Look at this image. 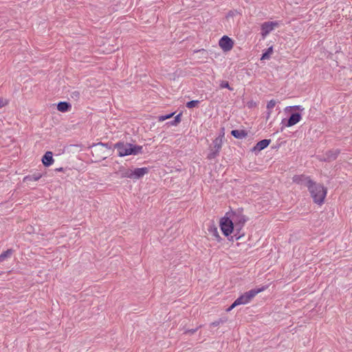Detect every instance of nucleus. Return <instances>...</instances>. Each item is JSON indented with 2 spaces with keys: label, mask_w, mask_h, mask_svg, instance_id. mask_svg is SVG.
Masks as SVG:
<instances>
[{
  "label": "nucleus",
  "mask_w": 352,
  "mask_h": 352,
  "mask_svg": "<svg viewBox=\"0 0 352 352\" xmlns=\"http://www.w3.org/2000/svg\"><path fill=\"white\" fill-rule=\"evenodd\" d=\"M308 190L314 199V203L322 205L324 203L327 196V190L322 184L316 182H309Z\"/></svg>",
  "instance_id": "f257e3e1"
},
{
  "label": "nucleus",
  "mask_w": 352,
  "mask_h": 352,
  "mask_svg": "<svg viewBox=\"0 0 352 352\" xmlns=\"http://www.w3.org/2000/svg\"><path fill=\"white\" fill-rule=\"evenodd\" d=\"M227 214L232 220L235 228L234 236L236 240H239L244 235V234L241 233V231L242 230L247 219L244 214L238 212L232 211L230 212H227Z\"/></svg>",
  "instance_id": "f03ea898"
},
{
  "label": "nucleus",
  "mask_w": 352,
  "mask_h": 352,
  "mask_svg": "<svg viewBox=\"0 0 352 352\" xmlns=\"http://www.w3.org/2000/svg\"><path fill=\"white\" fill-rule=\"evenodd\" d=\"M114 148L118 151L120 157H124L130 155H138L142 153V146L133 145L132 144L118 142L114 145Z\"/></svg>",
  "instance_id": "7ed1b4c3"
},
{
  "label": "nucleus",
  "mask_w": 352,
  "mask_h": 352,
  "mask_svg": "<svg viewBox=\"0 0 352 352\" xmlns=\"http://www.w3.org/2000/svg\"><path fill=\"white\" fill-rule=\"evenodd\" d=\"M219 227L225 236H229L232 233L235 232V228L227 213L220 219Z\"/></svg>",
  "instance_id": "20e7f679"
},
{
  "label": "nucleus",
  "mask_w": 352,
  "mask_h": 352,
  "mask_svg": "<svg viewBox=\"0 0 352 352\" xmlns=\"http://www.w3.org/2000/svg\"><path fill=\"white\" fill-rule=\"evenodd\" d=\"M280 25L278 21H266L261 24V36L265 38L272 31Z\"/></svg>",
  "instance_id": "39448f33"
},
{
  "label": "nucleus",
  "mask_w": 352,
  "mask_h": 352,
  "mask_svg": "<svg viewBox=\"0 0 352 352\" xmlns=\"http://www.w3.org/2000/svg\"><path fill=\"white\" fill-rule=\"evenodd\" d=\"M234 41L228 36H222L219 41V45L223 52H229L234 47Z\"/></svg>",
  "instance_id": "423d86ee"
},
{
  "label": "nucleus",
  "mask_w": 352,
  "mask_h": 352,
  "mask_svg": "<svg viewBox=\"0 0 352 352\" xmlns=\"http://www.w3.org/2000/svg\"><path fill=\"white\" fill-rule=\"evenodd\" d=\"M264 290V287H261L258 289H252L244 294L241 295V296L245 299V302L247 303L250 302L253 298L258 294V293L263 292Z\"/></svg>",
  "instance_id": "0eeeda50"
},
{
  "label": "nucleus",
  "mask_w": 352,
  "mask_h": 352,
  "mask_svg": "<svg viewBox=\"0 0 352 352\" xmlns=\"http://www.w3.org/2000/svg\"><path fill=\"white\" fill-rule=\"evenodd\" d=\"M293 182L297 184H304L308 187L309 182H312L309 177L305 175H295L292 179Z\"/></svg>",
  "instance_id": "6e6552de"
},
{
  "label": "nucleus",
  "mask_w": 352,
  "mask_h": 352,
  "mask_svg": "<svg viewBox=\"0 0 352 352\" xmlns=\"http://www.w3.org/2000/svg\"><path fill=\"white\" fill-rule=\"evenodd\" d=\"M54 162L53 153L51 151H47L42 157V163L45 166H50Z\"/></svg>",
  "instance_id": "1a4fd4ad"
},
{
  "label": "nucleus",
  "mask_w": 352,
  "mask_h": 352,
  "mask_svg": "<svg viewBox=\"0 0 352 352\" xmlns=\"http://www.w3.org/2000/svg\"><path fill=\"white\" fill-rule=\"evenodd\" d=\"M301 118H302V117H301L300 113H292L291 115V116L289 117V120H287L286 126L290 127V126H292L296 124L297 123H298L300 121Z\"/></svg>",
  "instance_id": "9d476101"
},
{
  "label": "nucleus",
  "mask_w": 352,
  "mask_h": 352,
  "mask_svg": "<svg viewBox=\"0 0 352 352\" xmlns=\"http://www.w3.org/2000/svg\"><path fill=\"white\" fill-rule=\"evenodd\" d=\"M148 173L146 167L137 168L133 170V179H139Z\"/></svg>",
  "instance_id": "9b49d317"
},
{
  "label": "nucleus",
  "mask_w": 352,
  "mask_h": 352,
  "mask_svg": "<svg viewBox=\"0 0 352 352\" xmlns=\"http://www.w3.org/2000/svg\"><path fill=\"white\" fill-rule=\"evenodd\" d=\"M208 231L217 242H221L222 241V238L219 233L218 229L214 225L210 226L208 228Z\"/></svg>",
  "instance_id": "f8f14e48"
},
{
  "label": "nucleus",
  "mask_w": 352,
  "mask_h": 352,
  "mask_svg": "<svg viewBox=\"0 0 352 352\" xmlns=\"http://www.w3.org/2000/svg\"><path fill=\"white\" fill-rule=\"evenodd\" d=\"M71 108H72V105L69 102H60L57 104V109L60 112H63V113L67 112V111H69L71 109Z\"/></svg>",
  "instance_id": "ddd939ff"
},
{
  "label": "nucleus",
  "mask_w": 352,
  "mask_h": 352,
  "mask_svg": "<svg viewBox=\"0 0 352 352\" xmlns=\"http://www.w3.org/2000/svg\"><path fill=\"white\" fill-rule=\"evenodd\" d=\"M120 177L122 178L133 179V170L130 168H120L119 170Z\"/></svg>",
  "instance_id": "4468645a"
},
{
  "label": "nucleus",
  "mask_w": 352,
  "mask_h": 352,
  "mask_svg": "<svg viewBox=\"0 0 352 352\" xmlns=\"http://www.w3.org/2000/svg\"><path fill=\"white\" fill-rule=\"evenodd\" d=\"M270 142V140H263L256 144V145L254 148V150L261 151L267 147Z\"/></svg>",
  "instance_id": "2eb2a0df"
},
{
  "label": "nucleus",
  "mask_w": 352,
  "mask_h": 352,
  "mask_svg": "<svg viewBox=\"0 0 352 352\" xmlns=\"http://www.w3.org/2000/svg\"><path fill=\"white\" fill-rule=\"evenodd\" d=\"M214 148H216V151H215V152H214V153H210V154H209V155H208V157L209 159L214 158V157L217 155V154H218V153H219V150H220V149H221V140H219H219H218V139H216V140H214Z\"/></svg>",
  "instance_id": "dca6fc26"
},
{
  "label": "nucleus",
  "mask_w": 352,
  "mask_h": 352,
  "mask_svg": "<svg viewBox=\"0 0 352 352\" xmlns=\"http://www.w3.org/2000/svg\"><path fill=\"white\" fill-rule=\"evenodd\" d=\"M42 177V174L41 173H34L32 175H28V176H25L24 178H23V182H36L38 181V179H40Z\"/></svg>",
  "instance_id": "f3484780"
},
{
  "label": "nucleus",
  "mask_w": 352,
  "mask_h": 352,
  "mask_svg": "<svg viewBox=\"0 0 352 352\" xmlns=\"http://www.w3.org/2000/svg\"><path fill=\"white\" fill-rule=\"evenodd\" d=\"M247 304L246 302H245V299L241 296L237 299L235 300V301L232 303V305L228 308L227 311H231L232 309H234L235 307L241 305H245Z\"/></svg>",
  "instance_id": "a211bd4d"
},
{
  "label": "nucleus",
  "mask_w": 352,
  "mask_h": 352,
  "mask_svg": "<svg viewBox=\"0 0 352 352\" xmlns=\"http://www.w3.org/2000/svg\"><path fill=\"white\" fill-rule=\"evenodd\" d=\"M13 253L12 249H8L0 254V263L4 261L7 258L11 256Z\"/></svg>",
  "instance_id": "6ab92c4d"
},
{
  "label": "nucleus",
  "mask_w": 352,
  "mask_h": 352,
  "mask_svg": "<svg viewBox=\"0 0 352 352\" xmlns=\"http://www.w3.org/2000/svg\"><path fill=\"white\" fill-rule=\"evenodd\" d=\"M231 134L236 138H242L245 136V133L243 131L232 130Z\"/></svg>",
  "instance_id": "aec40b11"
},
{
  "label": "nucleus",
  "mask_w": 352,
  "mask_h": 352,
  "mask_svg": "<svg viewBox=\"0 0 352 352\" xmlns=\"http://www.w3.org/2000/svg\"><path fill=\"white\" fill-rule=\"evenodd\" d=\"M304 111V108L300 106V105H296V106H289V107H287L285 109V111Z\"/></svg>",
  "instance_id": "412c9836"
},
{
  "label": "nucleus",
  "mask_w": 352,
  "mask_h": 352,
  "mask_svg": "<svg viewBox=\"0 0 352 352\" xmlns=\"http://www.w3.org/2000/svg\"><path fill=\"white\" fill-rule=\"evenodd\" d=\"M276 104V101L275 100H270L267 104V109L268 110V113H271L272 110L274 109V107Z\"/></svg>",
  "instance_id": "4be33fe9"
},
{
  "label": "nucleus",
  "mask_w": 352,
  "mask_h": 352,
  "mask_svg": "<svg viewBox=\"0 0 352 352\" xmlns=\"http://www.w3.org/2000/svg\"><path fill=\"white\" fill-rule=\"evenodd\" d=\"M273 48L272 47H270L267 49V52H265L261 57V60L264 59H268L270 56V55L272 54Z\"/></svg>",
  "instance_id": "5701e85b"
},
{
  "label": "nucleus",
  "mask_w": 352,
  "mask_h": 352,
  "mask_svg": "<svg viewBox=\"0 0 352 352\" xmlns=\"http://www.w3.org/2000/svg\"><path fill=\"white\" fill-rule=\"evenodd\" d=\"M182 113H179L175 117V120L169 122L170 125L177 126L181 122Z\"/></svg>",
  "instance_id": "b1692460"
},
{
  "label": "nucleus",
  "mask_w": 352,
  "mask_h": 352,
  "mask_svg": "<svg viewBox=\"0 0 352 352\" xmlns=\"http://www.w3.org/2000/svg\"><path fill=\"white\" fill-rule=\"evenodd\" d=\"M199 103V100H191L186 103V107H188V109H192V108L197 107Z\"/></svg>",
  "instance_id": "393cba45"
},
{
  "label": "nucleus",
  "mask_w": 352,
  "mask_h": 352,
  "mask_svg": "<svg viewBox=\"0 0 352 352\" xmlns=\"http://www.w3.org/2000/svg\"><path fill=\"white\" fill-rule=\"evenodd\" d=\"M175 113H172L166 116H160L158 117L157 120L159 122H163L166 120L171 118L174 116Z\"/></svg>",
  "instance_id": "a878e982"
},
{
  "label": "nucleus",
  "mask_w": 352,
  "mask_h": 352,
  "mask_svg": "<svg viewBox=\"0 0 352 352\" xmlns=\"http://www.w3.org/2000/svg\"><path fill=\"white\" fill-rule=\"evenodd\" d=\"M220 87L221 88H227L231 91L232 90V88L230 87V85L228 81L221 82V83L220 84Z\"/></svg>",
  "instance_id": "bb28decb"
},
{
  "label": "nucleus",
  "mask_w": 352,
  "mask_h": 352,
  "mask_svg": "<svg viewBox=\"0 0 352 352\" xmlns=\"http://www.w3.org/2000/svg\"><path fill=\"white\" fill-rule=\"evenodd\" d=\"M8 104V100L7 99L0 98V109L6 107Z\"/></svg>",
  "instance_id": "cd10ccee"
},
{
  "label": "nucleus",
  "mask_w": 352,
  "mask_h": 352,
  "mask_svg": "<svg viewBox=\"0 0 352 352\" xmlns=\"http://www.w3.org/2000/svg\"><path fill=\"white\" fill-rule=\"evenodd\" d=\"M219 324H220L219 321H216V322H212L211 324L213 326H218Z\"/></svg>",
  "instance_id": "c85d7f7f"
}]
</instances>
